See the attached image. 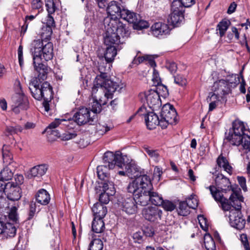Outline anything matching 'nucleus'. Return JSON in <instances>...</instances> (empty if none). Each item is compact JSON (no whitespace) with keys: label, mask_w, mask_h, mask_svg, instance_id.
Listing matches in <instances>:
<instances>
[{"label":"nucleus","mask_w":250,"mask_h":250,"mask_svg":"<svg viewBox=\"0 0 250 250\" xmlns=\"http://www.w3.org/2000/svg\"><path fill=\"white\" fill-rule=\"evenodd\" d=\"M140 16L139 14H137L133 12H131L127 9L124 8L122 9V15L121 18L126 21L129 23H132L136 22V20Z\"/></svg>","instance_id":"obj_28"},{"label":"nucleus","mask_w":250,"mask_h":250,"mask_svg":"<svg viewBox=\"0 0 250 250\" xmlns=\"http://www.w3.org/2000/svg\"><path fill=\"white\" fill-rule=\"evenodd\" d=\"M104 181L101 183L102 185V190L104 192H110V195H113L115 193V190L113 183L111 181L104 180Z\"/></svg>","instance_id":"obj_37"},{"label":"nucleus","mask_w":250,"mask_h":250,"mask_svg":"<svg viewBox=\"0 0 250 250\" xmlns=\"http://www.w3.org/2000/svg\"><path fill=\"white\" fill-rule=\"evenodd\" d=\"M77 136V134L75 132H65L62 134V139L64 141L69 140L75 138Z\"/></svg>","instance_id":"obj_58"},{"label":"nucleus","mask_w":250,"mask_h":250,"mask_svg":"<svg viewBox=\"0 0 250 250\" xmlns=\"http://www.w3.org/2000/svg\"><path fill=\"white\" fill-rule=\"evenodd\" d=\"M45 3L48 14L49 15L53 14L56 10L54 0H45Z\"/></svg>","instance_id":"obj_48"},{"label":"nucleus","mask_w":250,"mask_h":250,"mask_svg":"<svg viewBox=\"0 0 250 250\" xmlns=\"http://www.w3.org/2000/svg\"><path fill=\"white\" fill-rule=\"evenodd\" d=\"M146 112V108L141 107L138 110L137 114L141 116H145L147 128L151 130L156 128L159 124V117L157 115L152 111L147 113Z\"/></svg>","instance_id":"obj_13"},{"label":"nucleus","mask_w":250,"mask_h":250,"mask_svg":"<svg viewBox=\"0 0 250 250\" xmlns=\"http://www.w3.org/2000/svg\"><path fill=\"white\" fill-rule=\"evenodd\" d=\"M240 240L245 250H250V247L248 242L247 236L245 234H242L240 235Z\"/></svg>","instance_id":"obj_55"},{"label":"nucleus","mask_w":250,"mask_h":250,"mask_svg":"<svg viewBox=\"0 0 250 250\" xmlns=\"http://www.w3.org/2000/svg\"><path fill=\"white\" fill-rule=\"evenodd\" d=\"M163 199L161 196L158 193L154 192L152 189L150 192V202L155 206H160L163 202Z\"/></svg>","instance_id":"obj_40"},{"label":"nucleus","mask_w":250,"mask_h":250,"mask_svg":"<svg viewBox=\"0 0 250 250\" xmlns=\"http://www.w3.org/2000/svg\"><path fill=\"white\" fill-rule=\"evenodd\" d=\"M237 181L241 188L244 191L247 190L246 178L243 176H238Z\"/></svg>","instance_id":"obj_59"},{"label":"nucleus","mask_w":250,"mask_h":250,"mask_svg":"<svg viewBox=\"0 0 250 250\" xmlns=\"http://www.w3.org/2000/svg\"><path fill=\"white\" fill-rule=\"evenodd\" d=\"M100 87L93 86L92 89L93 96V102L91 103V111L93 114L100 113L102 109V105L106 104L108 99H112L114 93L117 92H111L106 93V90L103 88L100 91Z\"/></svg>","instance_id":"obj_7"},{"label":"nucleus","mask_w":250,"mask_h":250,"mask_svg":"<svg viewBox=\"0 0 250 250\" xmlns=\"http://www.w3.org/2000/svg\"><path fill=\"white\" fill-rule=\"evenodd\" d=\"M104 25L105 32L104 36V43L106 45H118L121 42V38L128 36V31L125 25L119 20L105 19Z\"/></svg>","instance_id":"obj_3"},{"label":"nucleus","mask_w":250,"mask_h":250,"mask_svg":"<svg viewBox=\"0 0 250 250\" xmlns=\"http://www.w3.org/2000/svg\"><path fill=\"white\" fill-rule=\"evenodd\" d=\"M188 206L187 205L186 201L181 202L179 203L178 212L180 215L185 216L189 213V210L188 209Z\"/></svg>","instance_id":"obj_43"},{"label":"nucleus","mask_w":250,"mask_h":250,"mask_svg":"<svg viewBox=\"0 0 250 250\" xmlns=\"http://www.w3.org/2000/svg\"><path fill=\"white\" fill-rule=\"evenodd\" d=\"M31 51L35 62L42 59L48 61L51 60L53 56V44L51 42L44 44L43 41L40 40H34L31 43Z\"/></svg>","instance_id":"obj_6"},{"label":"nucleus","mask_w":250,"mask_h":250,"mask_svg":"<svg viewBox=\"0 0 250 250\" xmlns=\"http://www.w3.org/2000/svg\"><path fill=\"white\" fill-rule=\"evenodd\" d=\"M103 218H94L92 224V229L96 233H102L104 230V223L103 220Z\"/></svg>","instance_id":"obj_33"},{"label":"nucleus","mask_w":250,"mask_h":250,"mask_svg":"<svg viewBox=\"0 0 250 250\" xmlns=\"http://www.w3.org/2000/svg\"><path fill=\"white\" fill-rule=\"evenodd\" d=\"M17 210L16 207L11 206L8 208L6 212L9 221L15 224L19 223V217Z\"/></svg>","instance_id":"obj_34"},{"label":"nucleus","mask_w":250,"mask_h":250,"mask_svg":"<svg viewBox=\"0 0 250 250\" xmlns=\"http://www.w3.org/2000/svg\"><path fill=\"white\" fill-rule=\"evenodd\" d=\"M151 189H153V186L151 181L146 177L130 182L127 186V191L133 194L136 204L142 206H145L150 202Z\"/></svg>","instance_id":"obj_4"},{"label":"nucleus","mask_w":250,"mask_h":250,"mask_svg":"<svg viewBox=\"0 0 250 250\" xmlns=\"http://www.w3.org/2000/svg\"><path fill=\"white\" fill-rule=\"evenodd\" d=\"M167 67L171 73H175L177 69V65L174 62L168 63Z\"/></svg>","instance_id":"obj_64"},{"label":"nucleus","mask_w":250,"mask_h":250,"mask_svg":"<svg viewBox=\"0 0 250 250\" xmlns=\"http://www.w3.org/2000/svg\"><path fill=\"white\" fill-rule=\"evenodd\" d=\"M108 46L104 52V57L106 62L109 63L114 61V58L117 55V46L114 45Z\"/></svg>","instance_id":"obj_29"},{"label":"nucleus","mask_w":250,"mask_h":250,"mask_svg":"<svg viewBox=\"0 0 250 250\" xmlns=\"http://www.w3.org/2000/svg\"><path fill=\"white\" fill-rule=\"evenodd\" d=\"M236 75L232 74L227 76L225 79H221L215 82L212 90L218 97H222L231 92L232 86H235L237 83Z\"/></svg>","instance_id":"obj_9"},{"label":"nucleus","mask_w":250,"mask_h":250,"mask_svg":"<svg viewBox=\"0 0 250 250\" xmlns=\"http://www.w3.org/2000/svg\"><path fill=\"white\" fill-rule=\"evenodd\" d=\"M185 7L178 0H174L171 5V13H180L184 15Z\"/></svg>","instance_id":"obj_38"},{"label":"nucleus","mask_w":250,"mask_h":250,"mask_svg":"<svg viewBox=\"0 0 250 250\" xmlns=\"http://www.w3.org/2000/svg\"><path fill=\"white\" fill-rule=\"evenodd\" d=\"M108 167L106 165L99 166L97 167V174L99 179L104 180L105 178L107 177Z\"/></svg>","instance_id":"obj_41"},{"label":"nucleus","mask_w":250,"mask_h":250,"mask_svg":"<svg viewBox=\"0 0 250 250\" xmlns=\"http://www.w3.org/2000/svg\"><path fill=\"white\" fill-rule=\"evenodd\" d=\"M125 155H123L119 152L114 154L112 152L107 151L104 154L103 162L104 165H106L109 169H113L116 166L120 168L125 166Z\"/></svg>","instance_id":"obj_10"},{"label":"nucleus","mask_w":250,"mask_h":250,"mask_svg":"<svg viewBox=\"0 0 250 250\" xmlns=\"http://www.w3.org/2000/svg\"><path fill=\"white\" fill-rule=\"evenodd\" d=\"M4 188V194L6 195L8 199L11 201H16L20 199L21 197L20 187L15 185V183L13 182L6 183Z\"/></svg>","instance_id":"obj_17"},{"label":"nucleus","mask_w":250,"mask_h":250,"mask_svg":"<svg viewBox=\"0 0 250 250\" xmlns=\"http://www.w3.org/2000/svg\"><path fill=\"white\" fill-rule=\"evenodd\" d=\"M2 234L6 238L14 237L16 234V226L11 223H5Z\"/></svg>","instance_id":"obj_35"},{"label":"nucleus","mask_w":250,"mask_h":250,"mask_svg":"<svg viewBox=\"0 0 250 250\" xmlns=\"http://www.w3.org/2000/svg\"><path fill=\"white\" fill-rule=\"evenodd\" d=\"M103 244L100 239H94L90 243L89 250H102Z\"/></svg>","instance_id":"obj_44"},{"label":"nucleus","mask_w":250,"mask_h":250,"mask_svg":"<svg viewBox=\"0 0 250 250\" xmlns=\"http://www.w3.org/2000/svg\"><path fill=\"white\" fill-rule=\"evenodd\" d=\"M185 7H190L195 3V0H178Z\"/></svg>","instance_id":"obj_61"},{"label":"nucleus","mask_w":250,"mask_h":250,"mask_svg":"<svg viewBox=\"0 0 250 250\" xmlns=\"http://www.w3.org/2000/svg\"><path fill=\"white\" fill-rule=\"evenodd\" d=\"M36 199L38 203L42 205H46L49 203L50 197V195L46 190L41 189L37 193Z\"/></svg>","instance_id":"obj_27"},{"label":"nucleus","mask_w":250,"mask_h":250,"mask_svg":"<svg viewBox=\"0 0 250 250\" xmlns=\"http://www.w3.org/2000/svg\"><path fill=\"white\" fill-rule=\"evenodd\" d=\"M145 61H146V55L138 57L135 56L132 61V63L133 64H138L140 63L144 62Z\"/></svg>","instance_id":"obj_63"},{"label":"nucleus","mask_w":250,"mask_h":250,"mask_svg":"<svg viewBox=\"0 0 250 250\" xmlns=\"http://www.w3.org/2000/svg\"><path fill=\"white\" fill-rule=\"evenodd\" d=\"M204 245L207 250H216L214 241L209 234H206L204 236Z\"/></svg>","instance_id":"obj_39"},{"label":"nucleus","mask_w":250,"mask_h":250,"mask_svg":"<svg viewBox=\"0 0 250 250\" xmlns=\"http://www.w3.org/2000/svg\"><path fill=\"white\" fill-rule=\"evenodd\" d=\"M174 82L180 86L185 85L187 83V80L180 75H177L174 77Z\"/></svg>","instance_id":"obj_54"},{"label":"nucleus","mask_w":250,"mask_h":250,"mask_svg":"<svg viewBox=\"0 0 250 250\" xmlns=\"http://www.w3.org/2000/svg\"><path fill=\"white\" fill-rule=\"evenodd\" d=\"M161 117L170 124H175L177 123V112L173 105L169 104H165L162 108Z\"/></svg>","instance_id":"obj_16"},{"label":"nucleus","mask_w":250,"mask_h":250,"mask_svg":"<svg viewBox=\"0 0 250 250\" xmlns=\"http://www.w3.org/2000/svg\"><path fill=\"white\" fill-rule=\"evenodd\" d=\"M29 107V102L24 94H15L12 97L11 108L16 114L22 110H26Z\"/></svg>","instance_id":"obj_11"},{"label":"nucleus","mask_w":250,"mask_h":250,"mask_svg":"<svg viewBox=\"0 0 250 250\" xmlns=\"http://www.w3.org/2000/svg\"><path fill=\"white\" fill-rule=\"evenodd\" d=\"M36 205L35 203L32 202L30 205L29 211L28 219L30 220L33 218L36 214Z\"/></svg>","instance_id":"obj_56"},{"label":"nucleus","mask_w":250,"mask_h":250,"mask_svg":"<svg viewBox=\"0 0 250 250\" xmlns=\"http://www.w3.org/2000/svg\"><path fill=\"white\" fill-rule=\"evenodd\" d=\"M112 128V125H108L106 124H99L97 125V130L98 132L101 135H103L109 131Z\"/></svg>","instance_id":"obj_49"},{"label":"nucleus","mask_w":250,"mask_h":250,"mask_svg":"<svg viewBox=\"0 0 250 250\" xmlns=\"http://www.w3.org/2000/svg\"><path fill=\"white\" fill-rule=\"evenodd\" d=\"M219 101V97L216 94H211L210 97L207 99L208 102H209V111H212L216 107V104Z\"/></svg>","instance_id":"obj_46"},{"label":"nucleus","mask_w":250,"mask_h":250,"mask_svg":"<svg viewBox=\"0 0 250 250\" xmlns=\"http://www.w3.org/2000/svg\"><path fill=\"white\" fill-rule=\"evenodd\" d=\"M142 230L144 234L146 237H152L155 233L154 228L152 226L149 225L144 226L142 229Z\"/></svg>","instance_id":"obj_50"},{"label":"nucleus","mask_w":250,"mask_h":250,"mask_svg":"<svg viewBox=\"0 0 250 250\" xmlns=\"http://www.w3.org/2000/svg\"><path fill=\"white\" fill-rule=\"evenodd\" d=\"M146 64H148L151 67H154L156 64L154 61L153 56L151 55H146Z\"/></svg>","instance_id":"obj_60"},{"label":"nucleus","mask_w":250,"mask_h":250,"mask_svg":"<svg viewBox=\"0 0 250 250\" xmlns=\"http://www.w3.org/2000/svg\"><path fill=\"white\" fill-rule=\"evenodd\" d=\"M107 12L110 16L105 19H109V20H119L122 15V9H121L120 4L115 1H111L107 7Z\"/></svg>","instance_id":"obj_21"},{"label":"nucleus","mask_w":250,"mask_h":250,"mask_svg":"<svg viewBox=\"0 0 250 250\" xmlns=\"http://www.w3.org/2000/svg\"><path fill=\"white\" fill-rule=\"evenodd\" d=\"M217 163L219 167H222L229 175L232 174V167L226 157L220 155L217 159Z\"/></svg>","instance_id":"obj_30"},{"label":"nucleus","mask_w":250,"mask_h":250,"mask_svg":"<svg viewBox=\"0 0 250 250\" xmlns=\"http://www.w3.org/2000/svg\"><path fill=\"white\" fill-rule=\"evenodd\" d=\"M15 181L16 182L15 185L19 186V185H21L23 183V176L21 174H16L15 176Z\"/></svg>","instance_id":"obj_62"},{"label":"nucleus","mask_w":250,"mask_h":250,"mask_svg":"<svg viewBox=\"0 0 250 250\" xmlns=\"http://www.w3.org/2000/svg\"><path fill=\"white\" fill-rule=\"evenodd\" d=\"M108 62H98V69L100 74L98 75L94 82V86L100 87V91L104 88L106 90V93L111 92H118L120 93L122 92L124 85L123 84H119L109 79L108 73L110 70L111 64H108Z\"/></svg>","instance_id":"obj_5"},{"label":"nucleus","mask_w":250,"mask_h":250,"mask_svg":"<svg viewBox=\"0 0 250 250\" xmlns=\"http://www.w3.org/2000/svg\"><path fill=\"white\" fill-rule=\"evenodd\" d=\"M230 24V21L226 20H222L218 23L216 27V30L219 31L220 37L224 36Z\"/></svg>","instance_id":"obj_36"},{"label":"nucleus","mask_w":250,"mask_h":250,"mask_svg":"<svg viewBox=\"0 0 250 250\" xmlns=\"http://www.w3.org/2000/svg\"><path fill=\"white\" fill-rule=\"evenodd\" d=\"M110 192H102L100 194L99 196V201L100 202V203H103L104 204H107L110 199H109V196H111L109 194Z\"/></svg>","instance_id":"obj_53"},{"label":"nucleus","mask_w":250,"mask_h":250,"mask_svg":"<svg viewBox=\"0 0 250 250\" xmlns=\"http://www.w3.org/2000/svg\"><path fill=\"white\" fill-rule=\"evenodd\" d=\"M215 184L217 188L214 186V187L217 189V190H219L221 195H223L222 194V192H226L228 191H229L230 190H232V188L231 184L229 179L224 176L222 174H218L216 177L215 178ZM211 186H210L211 187ZM214 187V186H213ZM209 186L207 187V189H209Z\"/></svg>","instance_id":"obj_18"},{"label":"nucleus","mask_w":250,"mask_h":250,"mask_svg":"<svg viewBox=\"0 0 250 250\" xmlns=\"http://www.w3.org/2000/svg\"><path fill=\"white\" fill-rule=\"evenodd\" d=\"M161 205L165 210L168 211L173 210L176 207L174 203L168 200H163V202Z\"/></svg>","instance_id":"obj_52"},{"label":"nucleus","mask_w":250,"mask_h":250,"mask_svg":"<svg viewBox=\"0 0 250 250\" xmlns=\"http://www.w3.org/2000/svg\"><path fill=\"white\" fill-rule=\"evenodd\" d=\"M249 130L244 123L236 120L232 123V128L225 133L224 143L235 146H241L244 149H248L247 158L250 162V135Z\"/></svg>","instance_id":"obj_1"},{"label":"nucleus","mask_w":250,"mask_h":250,"mask_svg":"<svg viewBox=\"0 0 250 250\" xmlns=\"http://www.w3.org/2000/svg\"><path fill=\"white\" fill-rule=\"evenodd\" d=\"M94 218H103L107 213V208L102 204L95 203L92 208Z\"/></svg>","instance_id":"obj_26"},{"label":"nucleus","mask_w":250,"mask_h":250,"mask_svg":"<svg viewBox=\"0 0 250 250\" xmlns=\"http://www.w3.org/2000/svg\"><path fill=\"white\" fill-rule=\"evenodd\" d=\"M125 167V169H126V176L131 179L134 178V180L131 182H134L139 178L144 179V177H146L148 180H150L149 177L146 174H145L144 172L140 171V168L136 165L130 163L125 164V166H123V167Z\"/></svg>","instance_id":"obj_15"},{"label":"nucleus","mask_w":250,"mask_h":250,"mask_svg":"<svg viewBox=\"0 0 250 250\" xmlns=\"http://www.w3.org/2000/svg\"><path fill=\"white\" fill-rule=\"evenodd\" d=\"M143 148L145 152L149 155V157L155 161L158 162L159 161L160 154L157 150L151 149L147 146H144Z\"/></svg>","instance_id":"obj_42"},{"label":"nucleus","mask_w":250,"mask_h":250,"mask_svg":"<svg viewBox=\"0 0 250 250\" xmlns=\"http://www.w3.org/2000/svg\"><path fill=\"white\" fill-rule=\"evenodd\" d=\"M29 89L32 96L37 100L48 101L53 97L52 88L50 83L45 82L41 85L38 83L37 78L33 79L30 83Z\"/></svg>","instance_id":"obj_8"},{"label":"nucleus","mask_w":250,"mask_h":250,"mask_svg":"<svg viewBox=\"0 0 250 250\" xmlns=\"http://www.w3.org/2000/svg\"><path fill=\"white\" fill-rule=\"evenodd\" d=\"M152 34L155 37L166 35L169 34L170 29L166 23L158 22L155 23L151 27Z\"/></svg>","instance_id":"obj_23"},{"label":"nucleus","mask_w":250,"mask_h":250,"mask_svg":"<svg viewBox=\"0 0 250 250\" xmlns=\"http://www.w3.org/2000/svg\"><path fill=\"white\" fill-rule=\"evenodd\" d=\"M14 168L9 165L4 167L0 172V179L2 181H8L11 179L14 174Z\"/></svg>","instance_id":"obj_31"},{"label":"nucleus","mask_w":250,"mask_h":250,"mask_svg":"<svg viewBox=\"0 0 250 250\" xmlns=\"http://www.w3.org/2000/svg\"><path fill=\"white\" fill-rule=\"evenodd\" d=\"M184 19V15L180 13H171L167 19L169 23L175 26H178Z\"/></svg>","instance_id":"obj_32"},{"label":"nucleus","mask_w":250,"mask_h":250,"mask_svg":"<svg viewBox=\"0 0 250 250\" xmlns=\"http://www.w3.org/2000/svg\"><path fill=\"white\" fill-rule=\"evenodd\" d=\"M144 217L150 222H157L161 219L162 211L157 207H149L142 210Z\"/></svg>","instance_id":"obj_19"},{"label":"nucleus","mask_w":250,"mask_h":250,"mask_svg":"<svg viewBox=\"0 0 250 250\" xmlns=\"http://www.w3.org/2000/svg\"><path fill=\"white\" fill-rule=\"evenodd\" d=\"M41 60H39L36 62H35V60H33V64L35 70L39 73V79L44 80L47 78V68L45 65L41 62Z\"/></svg>","instance_id":"obj_25"},{"label":"nucleus","mask_w":250,"mask_h":250,"mask_svg":"<svg viewBox=\"0 0 250 250\" xmlns=\"http://www.w3.org/2000/svg\"><path fill=\"white\" fill-rule=\"evenodd\" d=\"M232 194H231L229 200V204L231 206V209L239 210L241 211L242 203L243 202L244 198L241 194L240 189H232Z\"/></svg>","instance_id":"obj_20"},{"label":"nucleus","mask_w":250,"mask_h":250,"mask_svg":"<svg viewBox=\"0 0 250 250\" xmlns=\"http://www.w3.org/2000/svg\"><path fill=\"white\" fill-rule=\"evenodd\" d=\"M186 202L187 205L188 206L189 208L195 209L198 206V201L195 195L194 194H192L189 196L187 199Z\"/></svg>","instance_id":"obj_47"},{"label":"nucleus","mask_w":250,"mask_h":250,"mask_svg":"<svg viewBox=\"0 0 250 250\" xmlns=\"http://www.w3.org/2000/svg\"><path fill=\"white\" fill-rule=\"evenodd\" d=\"M69 122V120H66L64 119H56L53 122H52L48 126V128L55 129L58 127L60 125H61L62 123H65L63 124V125H68L67 124Z\"/></svg>","instance_id":"obj_51"},{"label":"nucleus","mask_w":250,"mask_h":250,"mask_svg":"<svg viewBox=\"0 0 250 250\" xmlns=\"http://www.w3.org/2000/svg\"><path fill=\"white\" fill-rule=\"evenodd\" d=\"M119 206L122 210L127 214H132L137 211V206L134 197L123 199L122 202H120Z\"/></svg>","instance_id":"obj_22"},{"label":"nucleus","mask_w":250,"mask_h":250,"mask_svg":"<svg viewBox=\"0 0 250 250\" xmlns=\"http://www.w3.org/2000/svg\"><path fill=\"white\" fill-rule=\"evenodd\" d=\"M43 2L41 0H32L31 1V7L32 9H42Z\"/></svg>","instance_id":"obj_57"},{"label":"nucleus","mask_w":250,"mask_h":250,"mask_svg":"<svg viewBox=\"0 0 250 250\" xmlns=\"http://www.w3.org/2000/svg\"><path fill=\"white\" fill-rule=\"evenodd\" d=\"M136 22L133 24V27L137 30H141L144 28H146L149 26V23L146 21L141 19L140 16L136 20Z\"/></svg>","instance_id":"obj_45"},{"label":"nucleus","mask_w":250,"mask_h":250,"mask_svg":"<svg viewBox=\"0 0 250 250\" xmlns=\"http://www.w3.org/2000/svg\"><path fill=\"white\" fill-rule=\"evenodd\" d=\"M94 116L91 115L89 109L82 107L74 115L73 119L78 125H82L93 122Z\"/></svg>","instance_id":"obj_14"},{"label":"nucleus","mask_w":250,"mask_h":250,"mask_svg":"<svg viewBox=\"0 0 250 250\" xmlns=\"http://www.w3.org/2000/svg\"><path fill=\"white\" fill-rule=\"evenodd\" d=\"M48 169V166L45 164L36 166L31 168L27 172V176L29 179L35 177H40L44 175Z\"/></svg>","instance_id":"obj_24"},{"label":"nucleus","mask_w":250,"mask_h":250,"mask_svg":"<svg viewBox=\"0 0 250 250\" xmlns=\"http://www.w3.org/2000/svg\"><path fill=\"white\" fill-rule=\"evenodd\" d=\"M208 188L214 199L216 202L221 203L222 209L225 211H229V218L230 225L237 229L241 230L244 229L246 221L243 218L241 211L231 209V206L229 204V200L221 195L220 192L217 190L214 187L211 186Z\"/></svg>","instance_id":"obj_2"},{"label":"nucleus","mask_w":250,"mask_h":250,"mask_svg":"<svg viewBox=\"0 0 250 250\" xmlns=\"http://www.w3.org/2000/svg\"><path fill=\"white\" fill-rule=\"evenodd\" d=\"M140 96L145 97L148 106L153 110L156 109L161 105L159 95L155 90L150 89L144 93L140 94Z\"/></svg>","instance_id":"obj_12"}]
</instances>
